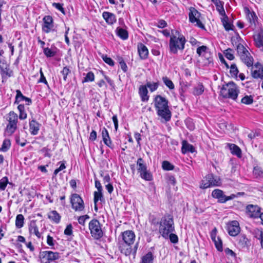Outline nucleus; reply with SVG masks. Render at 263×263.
<instances>
[{
	"mask_svg": "<svg viewBox=\"0 0 263 263\" xmlns=\"http://www.w3.org/2000/svg\"><path fill=\"white\" fill-rule=\"evenodd\" d=\"M154 106L157 115L161 118L162 122L169 121L172 117V113L169 109L168 101L160 95H157L154 101Z\"/></svg>",
	"mask_w": 263,
	"mask_h": 263,
	"instance_id": "f257e3e1",
	"label": "nucleus"
},
{
	"mask_svg": "<svg viewBox=\"0 0 263 263\" xmlns=\"http://www.w3.org/2000/svg\"><path fill=\"white\" fill-rule=\"evenodd\" d=\"M185 42L186 40L184 36L180 34L179 31L176 30L175 34H174L172 32L169 43L170 51L176 54L178 50H183Z\"/></svg>",
	"mask_w": 263,
	"mask_h": 263,
	"instance_id": "f03ea898",
	"label": "nucleus"
},
{
	"mask_svg": "<svg viewBox=\"0 0 263 263\" xmlns=\"http://www.w3.org/2000/svg\"><path fill=\"white\" fill-rule=\"evenodd\" d=\"M174 230V221L172 216L170 215L164 216L160 222L159 233L163 238H167L170 233H172Z\"/></svg>",
	"mask_w": 263,
	"mask_h": 263,
	"instance_id": "7ed1b4c3",
	"label": "nucleus"
},
{
	"mask_svg": "<svg viewBox=\"0 0 263 263\" xmlns=\"http://www.w3.org/2000/svg\"><path fill=\"white\" fill-rule=\"evenodd\" d=\"M238 86L233 82L223 85L220 90V95L224 98L236 100L239 93Z\"/></svg>",
	"mask_w": 263,
	"mask_h": 263,
	"instance_id": "20e7f679",
	"label": "nucleus"
},
{
	"mask_svg": "<svg viewBox=\"0 0 263 263\" xmlns=\"http://www.w3.org/2000/svg\"><path fill=\"white\" fill-rule=\"evenodd\" d=\"M60 257V254L59 252L51 251H42L39 254L41 263H50L58 260Z\"/></svg>",
	"mask_w": 263,
	"mask_h": 263,
	"instance_id": "39448f33",
	"label": "nucleus"
},
{
	"mask_svg": "<svg viewBox=\"0 0 263 263\" xmlns=\"http://www.w3.org/2000/svg\"><path fill=\"white\" fill-rule=\"evenodd\" d=\"M89 229L92 237L95 239H99L103 236V231L100 222L98 220H91L89 223Z\"/></svg>",
	"mask_w": 263,
	"mask_h": 263,
	"instance_id": "423d86ee",
	"label": "nucleus"
},
{
	"mask_svg": "<svg viewBox=\"0 0 263 263\" xmlns=\"http://www.w3.org/2000/svg\"><path fill=\"white\" fill-rule=\"evenodd\" d=\"M8 124L6 127V132L11 135L14 133L17 128L18 116L14 111H11L9 113L7 118Z\"/></svg>",
	"mask_w": 263,
	"mask_h": 263,
	"instance_id": "0eeeda50",
	"label": "nucleus"
},
{
	"mask_svg": "<svg viewBox=\"0 0 263 263\" xmlns=\"http://www.w3.org/2000/svg\"><path fill=\"white\" fill-rule=\"evenodd\" d=\"M221 184L220 179L210 174L206 176L205 180H202L200 187L206 189L212 186H219Z\"/></svg>",
	"mask_w": 263,
	"mask_h": 263,
	"instance_id": "6e6552de",
	"label": "nucleus"
},
{
	"mask_svg": "<svg viewBox=\"0 0 263 263\" xmlns=\"http://www.w3.org/2000/svg\"><path fill=\"white\" fill-rule=\"evenodd\" d=\"M70 202L72 208L76 211L81 212L84 209V203L82 198L77 194L71 195Z\"/></svg>",
	"mask_w": 263,
	"mask_h": 263,
	"instance_id": "1a4fd4ad",
	"label": "nucleus"
},
{
	"mask_svg": "<svg viewBox=\"0 0 263 263\" xmlns=\"http://www.w3.org/2000/svg\"><path fill=\"white\" fill-rule=\"evenodd\" d=\"M212 196L214 198L217 199L218 202L220 203H225L227 201L233 199L236 197L234 194L227 196L224 194L223 191L219 189H215L213 191Z\"/></svg>",
	"mask_w": 263,
	"mask_h": 263,
	"instance_id": "9d476101",
	"label": "nucleus"
},
{
	"mask_svg": "<svg viewBox=\"0 0 263 263\" xmlns=\"http://www.w3.org/2000/svg\"><path fill=\"white\" fill-rule=\"evenodd\" d=\"M200 13L194 8L190 9V12L189 14L190 21L192 23H196V25L198 27L203 28L204 25L199 20Z\"/></svg>",
	"mask_w": 263,
	"mask_h": 263,
	"instance_id": "9b49d317",
	"label": "nucleus"
},
{
	"mask_svg": "<svg viewBox=\"0 0 263 263\" xmlns=\"http://www.w3.org/2000/svg\"><path fill=\"white\" fill-rule=\"evenodd\" d=\"M246 212L249 217L256 218L260 215V208L257 205L249 204L246 206Z\"/></svg>",
	"mask_w": 263,
	"mask_h": 263,
	"instance_id": "f8f14e48",
	"label": "nucleus"
},
{
	"mask_svg": "<svg viewBox=\"0 0 263 263\" xmlns=\"http://www.w3.org/2000/svg\"><path fill=\"white\" fill-rule=\"evenodd\" d=\"M251 68V76L254 79H263V66L259 63L252 65Z\"/></svg>",
	"mask_w": 263,
	"mask_h": 263,
	"instance_id": "ddd939ff",
	"label": "nucleus"
},
{
	"mask_svg": "<svg viewBox=\"0 0 263 263\" xmlns=\"http://www.w3.org/2000/svg\"><path fill=\"white\" fill-rule=\"evenodd\" d=\"M0 69L3 82H4V79H7L13 76V70L10 69V66L6 63H3L2 64L0 65Z\"/></svg>",
	"mask_w": 263,
	"mask_h": 263,
	"instance_id": "4468645a",
	"label": "nucleus"
},
{
	"mask_svg": "<svg viewBox=\"0 0 263 263\" xmlns=\"http://www.w3.org/2000/svg\"><path fill=\"white\" fill-rule=\"evenodd\" d=\"M240 228L237 221L234 220L228 224V231L231 236H235L240 232Z\"/></svg>",
	"mask_w": 263,
	"mask_h": 263,
	"instance_id": "2eb2a0df",
	"label": "nucleus"
},
{
	"mask_svg": "<svg viewBox=\"0 0 263 263\" xmlns=\"http://www.w3.org/2000/svg\"><path fill=\"white\" fill-rule=\"evenodd\" d=\"M42 30L46 33H49L53 27V21L52 17L50 15L45 16L43 19Z\"/></svg>",
	"mask_w": 263,
	"mask_h": 263,
	"instance_id": "dca6fc26",
	"label": "nucleus"
},
{
	"mask_svg": "<svg viewBox=\"0 0 263 263\" xmlns=\"http://www.w3.org/2000/svg\"><path fill=\"white\" fill-rule=\"evenodd\" d=\"M135 239V235L132 231H126L122 233L123 242L133 244Z\"/></svg>",
	"mask_w": 263,
	"mask_h": 263,
	"instance_id": "f3484780",
	"label": "nucleus"
},
{
	"mask_svg": "<svg viewBox=\"0 0 263 263\" xmlns=\"http://www.w3.org/2000/svg\"><path fill=\"white\" fill-rule=\"evenodd\" d=\"M244 11L247 15V18L250 24L251 25H256V22L257 20V17L255 13L253 11H251L249 9L246 7L244 8Z\"/></svg>",
	"mask_w": 263,
	"mask_h": 263,
	"instance_id": "a211bd4d",
	"label": "nucleus"
},
{
	"mask_svg": "<svg viewBox=\"0 0 263 263\" xmlns=\"http://www.w3.org/2000/svg\"><path fill=\"white\" fill-rule=\"evenodd\" d=\"M16 95L15 96L14 104H18L20 102L23 101L26 102V105H30L32 103L31 99L23 96L20 90H16Z\"/></svg>",
	"mask_w": 263,
	"mask_h": 263,
	"instance_id": "6ab92c4d",
	"label": "nucleus"
},
{
	"mask_svg": "<svg viewBox=\"0 0 263 263\" xmlns=\"http://www.w3.org/2000/svg\"><path fill=\"white\" fill-rule=\"evenodd\" d=\"M101 134L104 143L108 147L112 148V144L108 132L105 127L101 129Z\"/></svg>",
	"mask_w": 263,
	"mask_h": 263,
	"instance_id": "aec40b11",
	"label": "nucleus"
},
{
	"mask_svg": "<svg viewBox=\"0 0 263 263\" xmlns=\"http://www.w3.org/2000/svg\"><path fill=\"white\" fill-rule=\"evenodd\" d=\"M237 245L240 249L248 247L250 241L244 235H240L237 238Z\"/></svg>",
	"mask_w": 263,
	"mask_h": 263,
	"instance_id": "412c9836",
	"label": "nucleus"
},
{
	"mask_svg": "<svg viewBox=\"0 0 263 263\" xmlns=\"http://www.w3.org/2000/svg\"><path fill=\"white\" fill-rule=\"evenodd\" d=\"M139 94L140 96L141 101L147 102L149 99L148 96V90L145 85H141L139 88Z\"/></svg>",
	"mask_w": 263,
	"mask_h": 263,
	"instance_id": "4be33fe9",
	"label": "nucleus"
},
{
	"mask_svg": "<svg viewBox=\"0 0 263 263\" xmlns=\"http://www.w3.org/2000/svg\"><path fill=\"white\" fill-rule=\"evenodd\" d=\"M103 18L106 22L109 25H112L116 21V17L115 15L109 12H104L102 14Z\"/></svg>",
	"mask_w": 263,
	"mask_h": 263,
	"instance_id": "5701e85b",
	"label": "nucleus"
},
{
	"mask_svg": "<svg viewBox=\"0 0 263 263\" xmlns=\"http://www.w3.org/2000/svg\"><path fill=\"white\" fill-rule=\"evenodd\" d=\"M39 129L40 124L35 120L33 119L29 122V130L31 135H37Z\"/></svg>",
	"mask_w": 263,
	"mask_h": 263,
	"instance_id": "b1692460",
	"label": "nucleus"
},
{
	"mask_svg": "<svg viewBox=\"0 0 263 263\" xmlns=\"http://www.w3.org/2000/svg\"><path fill=\"white\" fill-rule=\"evenodd\" d=\"M132 244H128L125 242H121L119 246V249L121 252L126 256L129 255L132 253Z\"/></svg>",
	"mask_w": 263,
	"mask_h": 263,
	"instance_id": "393cba45",
	"label": "nucleus"
},
{
	"mask_svg": "<svg viewBox=\"0 0 263 263\" xmlns=\"http://www.w3.org/2000/svg\"><path fill=\"white\" fill-rule=\"evenodd\" d=\"M138 49L139 56L141 59H145L147 58L148 50L144 45L142 43L138 44Z\"/></svg>",
	"mask_w": 263,
	"mask_h": 263,
	"instance_id": "a878e982",
	"label": "nucleus"
},
{
	"mask_svg": "<svg viewBox=\"0 0 263 263\" xmlns=\"http://www.w3.org/2000/svg\"><path fill=\"white\" fill-rule=\"evenodd\" d=\"M181 152L183 154L189 152L193 153L195 152V148L186 141L183 140L182 142Z\"/></svg>",
	"mask_w": 263,
	"mask_h": 263,
	"instance_id": "bb28decb",
	"label": "nucleus"
},
{
	"mask_svg": "<svg viewBox=\"0 0 263 263\" xmlns=\"http://www.w3.org/2000/svg\"><path fill=\"white\" fill-rule=\"evenodd\" d=\"M241 60L248 66H252L253 64V59L250 53L248 52V54L247 53L245 54L241 55L240 57Z\"/></svg>",
	"mask_w": 263,
	"mask_h": 263,
	"instance_id": "cd10ccee",
	"label": "nucleus"
},
{
	"mask_svg": "<svg viewBox=\"0 0 263 263\" xmlns=\"http://www.w3.org/2000/svg\"><path fill=\"white\" fill-rule=\"evenodd\" d=\"M29 230L30 233L34 234L37 238L41 237V234L39 232L37 226L35 221H31L29 226Z\"/></svg>",
	"mask_w": 263,
	"mask_h": 263,
	"instance_id": "c85d7f7f",
	"label": "nucleus"
},
{
	"mask_svg": "<svg viewBox=\"0 0 263 263\" xmlns=\"http://www.w3.org/2000/svg\"><path fill=\"white\" fill-rule=\"evenodd\" d=\"M228 145L233 155H235L239 158L241 157V150L237 145L230 143H228Z\"/></svg>",
	"mask_w": 263,
	"mask_h": 263,
	"instance_id": "c756f323",
	"label": "nucleus"
},
{
	"mask_svg": "<svg viewBox=\"0 0 263 263\" xmlns=\"http://www.w3.org/2000/svg\"><path fill=\"white\" fill-rule=\"evenodd\" d=\"M216 7V10L221 16H225L226 12L223 8V2L220 0H215L212 2Z\"/></svg>",
	"mask_w": 263,
	"mask_h": 263,
	"instance_id": "7c9ffc66",
	"label": "nucleus"
},
{
	"mask_svg": "<svg viewBox=\"0 0 263 263\" xmlns=\"http://www.w3.org/2000/svg\"><path fill=\"white\" fill-rule=\"evenodd\" d=\"M116 32L117 35L122 40L127 39L128 37V33L126 30L120 27H117L116 28Z\"/></svg>",
	"mask_w": 263,
	"mask_h": 263,
	"instance_id": "2f4dec72",
	"label": "nucleus"
},
{
	"mask_svg": "<svg viewBox=\"0 0 263 263\" xmlns=\"http://www.w3.org/2000/svg\"><path fill=\"white\" fill-rule=\"evenodd\" d=\"M254 41L257 47H263V32H260L255 35Z\"/></svg>",
	"mask_w": 263,
	"mask_h": 263,
	"instance_id": "473e14b6",
	"label": "nucleus"
},
{
	"mask_svg": "<svg viewBox=\"0 0 263 263\" xmlns=\"http://www.w3.org/2000/svg\"><path fill=\"white\" fill-rule=\"evenodd\" d=\"M48 217L50 219L53 220L56 223H58L61 219V216L56 211H52L49 213Z\"/></svg>",
	"mask_w": 263,
	"mask_h": 263,
	"instance_id": "72a5a7b5",
	"label": "nucleus"
},
{
	"mask_svg": "<svg viewBox=\"0 0 263 263\" xmlns=\"http://www.w3.org/2000/svg\"><path fill=\"white\" fill-rule=\"evenodd\" d=\"M204 88L202 83H199L194 87L193 93L195 96H199L203 93Z\"/></svg>",
	"mask_w": 263,
	"mask_h": 263,
	"instance_id": "f704fd0d",
	"label": "nucleus"
},
{
	"mask_svg": "<svg viewBox=\"0 0 263 263\" xmlns=\"http://www.w3.org/2000/svg\"><path fill=\"white\" fill-rule=\"evenodd\" d=\"M17 109L19 111V119L20 120H25L27 117V113L25 110V107L23 104H18Z\"/></svg>",
	"mask_w": 263,
	"mask_h": 263,
	"instance_id": "c9c22d12",
	"label": "nucleus"
},
{
	"mask_svg": "<svg viewBox=\"0 0 263 263\" xmlns=\"http://www.w3.org/2000/svg\"><path fill=\"white\" fill-rule=\"evenodd\" d=\"M154 259L153 254L152 252H149L142 258L140 263H153Z\"/></svg>",
	"mask_w": 263,
	"mask_h": 263,
	"instance_id": "e433bc0d",
	"label": "nucleus"
},
{
	"mask_svg": "<svg viewBox=\"0 0 263 263\" xmlns=\"http://www.w3.org/2000/svg\"><path fill=\"white\" fill-rule=\"evenodd\" d=\"M137 165L138 166V171L140 173L142 172L145 171L147 170L146 165L144 163L143 160L141 158L138 159L137 162Z\"/></svg>",
	"mask_w": 263,
	"mask_h": 263,
	"instance_id": "4c0bfd02",
	"label": "nucleus"
},
{
	"mask_svg": "<svg viewBox=\"0 0 263 263\" xmlns=\"http://www.w3.org/2000/svg\"><path fill=\"white\" fill-rule=\"evenodd\" d=\"M24 217L22 214H18L16 216L15 220V226L17 228L23 227L24 225Z\"/></svg>",
	"mask_w": 263,
	"mask_h": 263,
	"instance_id": "58836bf2",
	"label": "nucleus"
},
{
	"mask_svg": "<svg viewBox=\"0 0 263 263\" xmlns=\"http://www.w3.org/2000/svg\"><path fill=\"white\" fill-rule=\"evenodd\" d=\"M140 176L142 179L146 181H151L153 180L152 175L147 170H145V171L141 172Z\"/></svg>",
	"mask_w": 263,
	"mask_h": 263,
	"instance_id": "ea45409f",
	"label": "nucleus"
},
{
	"mask_svg": "<svg viewBox=\"0 0 263 263\" xmlns=\"http://www.w3.org/2000/svg\"><path fill=\"white\" fill-rule=\"evenodd\" d=\"M237 51L240 57L241 56V55L245 54L246 53L247 54H248L249 52L241 44H239L237 46Z\"/></svg>",
	"mask_w": 263,
	"mask_h": 263,
	"instance_id": "a19ab883",
	"label": "nucleus"
},
{
	"mask_svg": "<svg viewBox=\"0 0 263 263\" xmlns=\"http://www.w3.org/2000/svg\"><path fill=\"white\" fill-rule=\"evenodd\" d=\"M11 145V142L10 141L9 139H5L3 141L2 146L1 148V151L3 152H6L7 151Z\"/></svg>",
	"mask_w": 263,
	"mask_h": 263,
	"instance_id": "79ce46f5",
	"label": "nucleus"
},
{
	"mask_svg": "<svg viewBox=\"0 0 263 263\" xmlns=\"http://www.w3.org/2000/svg\"><path fill=\"white\" fill-rule=\"evenodd\" d=\"M159 84L157 82H147L146 84V88L148 87L151 92L156 90L158 87Z\"/></svg>",
	"mask_w": 263,
	"mask_h": 263,
	"instance_id": "37998d69",
	"label": "nucleus"
},
{
	"mask_svg": "<svg viewBox=\"0 0 263 263\" xmlns=\"http://www.w3.org/2000/svg\"><path fill=\"white\" fill-rule=\"evenodd\" d=\"M162 80L165 85L168 87L170 89L174 88V85L172 81L166 77L162 78Z\"/></svg>",
	"mask_w": 263,
	"mask_h": 263,
	"instance_id": "c03bdc74",
	"label": "nucleus"
},
{
	"mask_svg": "<svg viewBox=\"0 0 263 263\" xmlns=\"http://www.w3.org/2000/svg\"><path fill=\"white\" fill-rule=\"evenodd\" d=\"M102 191H95L94 192V203H97L99 200L102 201L103 199Z\"/></svg>",
	"mask_w": 263,
	"mask_h": 263,
	"instance_id": "a18cd8bd",
	"label": "nucleus"
},
{
	"mask_svg": "<svg viewBox=\"0 0 263 263\" xmlns=\"http://www.w3.org/2000/svg\"><path fill=\"white\" fill-rule=\"evenodd\" d=\"M95 80V76L92 72L89 71L87 74L86 77L84 78V80L82 81L83 83L92 82Z\"/></svg>",
	"mask_w": 263,
	"mask_h": 263,
	"instance_id": "49530a36",
	"label": "nucleus"
},
{
	"mask_svg": "<svg viewBox=\"0 0 263 263\" xmlns=\"http://www.w3.org/2000/svg\"><path fill=\"white\" fill-rule=\"evenodd\" d=\"M224 16V17L223 18L222 22L225 29L227 31L232 30V25L228 22V17L226 16V15Z\"/></svg>",
	"mask_w": 263,
	"mask_h": 263,
	"instance_id": "de8ad7c7",
	"label": "nucleus"
},
{
	"mask_svg": "<svg viewBox=\"0 0 263 263\" xmlns=\"http://www.w3.org/2000/svg\"><path fill=\"white\" fill-rule=\"evenodd\" d=\"M8 183V179L7 177H3L0 180V190L1 191H4L7 186Z\"/></svg>",
	"mask_w": 263,
	"mask_h": 263,
	"instance_id": "09e8293b",
	"label": "nucleus"
},
{
	"mask_svg": "<svg viewBox=\"0 0 263 263\" xmlns=\"http://www.w3.org/2000/svg\"><path fill=\"white\" fill-rule=\"evenodd\" d=\"M207 49L208 48L205 46H200L197 49V53L199 56H205Z\"/></svg>",
	"mask_w": 263,
	"mask_h": 263,
	"instance_id": "8fccbe9b",
	"label": "nucleus"
},
{
	"mask_svg": "<svg viewBox=\"0 0 263 263\" xmlns=\"http://www.w3.org/2000/svg\"><path fill=\"white\" fill-rule=\"evenodd\" d=\"M162 167L163 170L166 171L173 170L174 168V166L167 161H163Z\"/></svg>",
	"mask_w": 263,
	"mask_h": 263,
	"instance_id": "3c124183",
	"label": "nucleus"
},
{
	"mask_svg": "<svg viewBox=\"0 0 263 263\" xmlns=\"http://www.w3.org/2000/svg\"><path fill=\"white\" fill-rule=\"evenodd\" d=\"M225 57L230 60H233L234 59L232 49L228 48L224 51Z\"/></svg>",
	"mask_w": 263,
	"mask_h": 263,
	"instance_id": "603ef678",
	"label": "nucleus"
},
{
	"mask_svg": "<svg viewBox=\"0 0 263 263\" xmlns=\"http://www.w3.org/2000/svg\"><path fill=\"white\" fill-rule=\"evenodd\" d=\"M253 174L256 177L262 176L263 175V170L259 166H255L253 170Z\"/></svg>",
	"mask_w": 263,
	"mask_h": 263,
	"instance_id": "864d4df0",
	"label": "nucleus"
},
{
	"mask_svg": "<svg viewBox=\"0 0 263 263\" xmlns=\"http://www.w3.org/2000/svg\"><path fill=\"white\" fill-rule=\"evenodd\" d=\"M230 72L232 76L237 77L239 71L236 64H233L231 65Z\"/></svg>",
	"mask_w": 263,
	"mask_h": 263,
	"instance_id": "5fc2aeb1",
	"label": "nucleus"
},
{
	"mask_svg": "<svg viewBox=\"0 0 263 263\" xmlns=\"http://www.w3.org/2000/svg\"><path fill=\"white\" fill-rule=\"evenodd\" d=\"M253 100L252 97L250 96H246L241 100V102L245 104L249 105L253 103Z\"/></svg>",
	"mask_w": 263,
	"mask_h": 263,
	"instance_id": "6e6d98bb",
	"label": "nucleus"
},
{
	"mask_svg": "<svg viewBox=\"0 0 263 263\" xmlns=\"http://www.w3.org/2000/svg\"><path fill=\"white\" fill-rule=\"evenodd\" d=\"M43 52L47 57H52L55 55V52L49 48H44Z\"/></svg>",
	"mask_w": 263,
	"mask_h": 263,
	"instance_id": "4d7b16f0",
	"label": "nucleus"
},
{
	"mask_svg": "<svg viewBox=\"0 0 263 263\" xmlns=\"http://www.w3.org/2000/svg\"><path fill=\"white\" fill-rule=\"evenodd\" d=\"M214 242L217 249L219 251H221L222 250V242L221 239L219 237Z\"/></svg>",
	"mask_w": 263,
	"mask_h": 263,
	"instance_id": "13d9d810",
	"label": "nucleus"
},
{
	"mask_svg": "<svg viewBox=\"0 0 263 263\" xmlns=\"http://www.w3.org/2000/svg\"><path fill=\"white\" fill-rule=\"evenodd\" d=\"M70 70L67 67H64L61 71V73L63 76V79L65 81L67 80V76L70 73Z\"/></svg>",
	"mask_w": 263,
	"mask_h": 263,
	"instance_id": "bf43d9fd",
	"label": "nucleus"
},
{
	"mask_svg": "<svg viewBox=\"0 0 263 263\" xmlns=\"http://www.w3.org/2000/svg\"><path fill=\"white\" fill-rule=\"evenodd\" d=\"M89 216L88 215H85L83 216H80L78 218V220L79 223L80 224L84 226L85 224L86 220L87 219H89Z\"/></svg>",
	"mask_w": 263,
	"mask_h": 263,
	"instance_id": "052dcab7",
	"label": "nucleus"
},
{
	"mask_svg": "<svg viewBox=\"0 0 263 263\" xmlns=\"http://www.w3.org/2000/svg\"><path fill=\"white\" fill-rule=\"evenodd\" d=\"M168 237L171 241L173 243H176L178 241V236L175 234L172 233H170Z\"/></svg>",
	"mask_w": 263,
	"mask_h": 263,
	"instance_id": "680f3d73",
	"label": "nucleus"
},
{
	"mask_svg": "<svg viewBox=\"0 0 263 263\" xmlns=\"http://www.w3.org/2000/svg\"><path fill=\"white\" fill-rule=\"evenodd\" d=\"M102 59L103 61L107 64H108L110 66H114V62L113 60L109 57H107L106 55L103 56Z\"/></svg>",
	"mask_w": 263,
	"mask_h": 263,
	"instance_id": "e2e57ef3",
	"label": "nucleus"
},
{
	"mask_svg": "<svg viewBox=\"0 0 263 263\" xmlns=\"http://www.w3.org/2000/svg\"><path fill=\"white\" fill-rule=\"evenodd\" d=\"M52 6L58 10H60L62 13H65V10L63 7L62 4H61L60 3H54L52 4Z\"/></svg>",
	"mask_w": 263,
	"mask_h": 263,
	"instance_id": "0e129e2a",
	"label": "nucleus"
},
{
	"mask_svg": "<svg viewBox=\"0 0 263 263\" xmlns=\"http://www.w3.org/2000/svg\"><path fill=\"white\" fill-rule=\"evenodd\" d=\"M72 233V227L71 224L68 225L64 230V234L66 235H71Z\"/></svg>",
	"mask_w": 263,
	"mask_h": 263,
	"instance_id": "69168bd1",
	"label": "nucleus"
},
{
	"mask_svg": "<svg viewBox=\"0 0 263 263\" xmlns=\"http://www.w3.org/2000/svg\"><path fill=\"white\" fill-rule=\"evenodd\" d=\"M224 252L226 254L229 256L233 258H235L236 257V254L235 253V252H233L232 250L230 249L229 248H226L224 250Z\"/></svg>",
	"mask_w": 263,
	"mask_h": 263,
	"instance_id": "338daca9",
	"label": "nucleus"
},
{
	"mask_svg": "<svg viewBox=\"0 0 263 263\" xmlns=\"http://www.w3.org/2000/svg\"><path fill=\"white\" fill-rule=\"evenodd\" d=\"M211 238L213 241H216V240L219 238L217 236V229L216 228H214L211 232Z\"/></svg>",
	"mask_w": 263,
	"mask_h": 263,
	"instance_id": "774afa93",
	"label": "nucleus"
}]
</instances>
